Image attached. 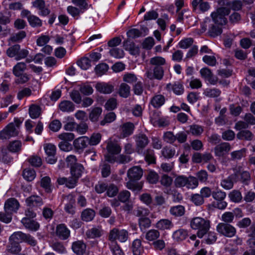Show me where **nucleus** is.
Returning <instances> with one entry per match:
<instances>
[{
	"instance_id": "nucleus-21",
	"label": "nucleus",
	"mask_w": 255,
	"mask_h": 255,
	"mask_svg": "<svg viewBox=\"0 0 255 255\" xmlns=\"http://www.w3.org/2000/svg\"><path fill=\"white\" fill-rule=\"evenodd\" d=\"M135 140L137 149L139 150L143 149L149 143V140L147 136L143 133H139L135 136Z\"/></svg>"
},
{
	"instance_id": "nucleus-18",
	"label": "nucleus",
	"mask_w": 255,
	"mask_h": 255,
	"mask_svg": "<svg viewBox=\"0 0 255 255\" xmlns=\"http://www.w3.org/2000/svg\"><path fill=\"white\" fill-rule=\"evenodd\" d=\"M78 179L76 177L71 175L69 178H58L57 181L60 185L65 184L69 188H74L76 186Z\"/></svg>"
},
{
	"instance_id": "nucleus-12",
	"label": "nucleus",
	"mask_w": 255,
	"mask_h": 255,
	"mask_svg": "<svg viewBox=\"0 0 255 255\" xmlns=\"http://www.w3.org/2000/svg\"><path fill=\"white\" fill-rule=\"evenodd\" d=\"M88 137L82 136L74 140L73 145L76 151L81 153L85 149L88 144Z\"/></svg>"
},
{
	"instance_id": "nucleus-29",
	"label": "nucleus",
	"mask_w": 255,
	"mask_h": 255,
	"mask_svg": "<svg viewBox=\"0 0 255 255\" xmlns=\"http://www.w3.org/2000/svg\"><path fill=\"white\" fill-rule=\"evenodd\" d=\"M247 149L243 148L240 150H234L230 153L231 160L232 161H238L246 157Z\"/></svg>"
},
{
	"instance_id": "nucleus-38",
	"label": "nucleus",
	"mask_w": 255,
	"mask_h": 255,
	"mask_svg": "<svg viewBox=\"0 0 255 255\" xmlns=\"http://www.w3.org/2000/svg\"><path fill=\"white\" fill-rule=\"evenodd\" d=\"M254 137V134L249 130H242L237 134V137L240 140L251 141Z\"/></svg>"
},
{
	"instance_id": "nucleus-36",
	"label": "nucleus",
	"mask_w": 255,
	"mask_h": 255,
	"mask_svg": "<svg viewBox=\"0 0 255 255\" xmlns=\"http://www.w3.org/2000/svg\"><path fill=\"white\" fill-rule=\"evenodd\" d=\"M192 5L195 10L199 7V9L203 12L208 10L210 8L209 3L203 1V0H193Z\"/></svg>"
},
{
	"instance_id": "nucleus-16",
	"label": "nucleus",
	"mask_w": 255,
	"mask_h": 255,
	"mask_svg": "<svg viewBox=\"0 0 255 255\" xmlns=\"http://www.w3.org/2000/svg\"><path fill=\"white\" fill-rule=\"evenodd\" d=\"M231 149V144L228 142H222L216 145L214 148L215 154L217 156H223Z\"/></svg>"
},
{
	"instance_id": "nucleus-7",
	"label": "nucleus",
	"mask_w": 255,
	"mask_h": 255,
	"mask_svg": "<svg viewBox=\"0 0 255 255\" xmlns=\"http://www.w3.org/2000/svg\"><path fill=\"white\" fill-rule=\"evenodd\" d=\"M128 238V232L124 229L119 230L117 228H114L109 233L108 239L111 242H117L119 240L124 243L127 241Z\"/></svg>"
},
{
	"instance_id": "nucleus-9",
	"label": "nucleus",
	"mask_w": 255,
	"mask_h": 255,
	"mask_svg": "<svg viewBox=\"0 0 255 255\" xmlns=\"http://www.w3.org/2000/svg\"><path fill=\"white\" fill-rule=\"evenodd\" d=\"M234 174L237 177V182L239 181L248 184L251 180V175L249 171L244 170L241 166H237L233 168Z\"/></svg>"
},
{
	"instance_id": "nucleus-23",
	"label": "nucleus",
	"mask_w": 255,
	"mask_h": 255,
	"mask_svg": "<svg viewBox=\"0 0 255 255\" xmlns=\"http://www.w3.org/2000/svg\"><path fill=\"white\" fill-rule=\"evenodd\" d=\"M107 150L111 154H118L121 151L122 148L116 140H109L106 146Z\"/></svg>"
},
{
	"instance_id": "nucleus-6",
	"label": "nucleus",
	"mask_w": 255,
	"mask_h": 255,
	"mask_svg": "<svg viewBox=\"0 0 255 255\" xmlns=\"http://www.w3.org/2000/svg\"><path fill=\"white\" fill-rule=\"evenodd\" d=\"M6 55L10 58L14 57L16 60H19L27 57L29 52L25 49H20L18 44H15L9 47L6 50Z\"/></svg>"
},
{
	"instance_id": "nucleus-56",
	"label": "nucleus",
	"mask_w": 255,
	"mask_h": 255,
	"mask_svg": "<svg viewBox=\"0 0 255 255\" xmlns=\"http://www.w3.org/2000/svg\"><path fill=\"white\" fill-rule=\"evenodd\" d=\"M221 94V91L217 88H207L204 92V94L210 98H218Z\"/></svg>"
},
{
	"instance_id": "nucleus-48",
	"label": "nucleus",
	"mask_w": 255,
	"mask_h": 255,
	"mask_svg": "<svg viewBox=\"0 0 255 255\" xmlns=\"http://www.w3.org/2000/svg\"><path fill=\"white\" fill-rule=\"evenodd\" d=\"M26 65L24 62L17 63L13 68V73L16 77H19L26 69Z\"/></svg>"
},
{
	"instance_id": "nucleus-26",
	"label": "nucleus",
	"mask_w": 255,
	"mask_h": 255,
	"mask_svg": "<svg viewBox=\"0 0 255 255\" xmlns=\"http://www.w3.org/2000/svg\"><path fill=\"white\" fill-rule=\"evenodd\" d=\"M26 205L29 207H37L43 205L42 198L37 195L31 196L26 199Z\"/></svg>"
},
{
	"instance_id": "nucleus-54",
	"label": "nucleus",
	"mask_w": 255,
	"mask_h": 255,
	"mask_svg": "<svg viewBox=\"0 0 255 255\" xmlns=\"http://www.w3.org/2000/svg\"><path fill=\"white\" fill-rule=\"evenodd\" d=\"M229 197L230 200L235 203H239L242 200V195L240 191L234 190L229 194Z\"/></svg>"
},
{
	"instance_id": "nucleus-50",
	"label": "nucleus",
	"mask_w": 255,
	"mask_h": 255,
	"mask_svg": "<svg viewBox=\"0 0 255 255\" xmlns=\"http://www.w3.org/2000/svg\"><path fill=\"white\" fill-rule=\"evenodd\" d=\"M175 149L169 146H165L161 150V153L163 156L167 159L172 158L175 154Z\"/></svg>"
},
{
	"instance_id": "nucleus-25",
	"label": "nucleus",
	"mask_w": 255,
	"mask_h": 255,
	"mask_svg": "<svg viewBox=\"0 0 255 255\" xmlns=\"http://www.w3.org/2000/svg\"><path fill=\"white\" fill-rule=\"evenodd\" d=\"M21 223L25 228L33 231H36L39 228V224L35 221L28 218H23Z\"/></svg>"
},
{
	"instance_id": "nucleus-2",
	"label": "nucleus",
	"mask_w": 255,
	"mask_h": 255,
	"mask_svg": "<svg viewBox=\"0 0 255 255\" xmlns=\"http://www.w3.org/2000/svg\"><path fill=\"white\" fill-rule=\"evenodd\" d=\"M20 120L15 118L14 122L8 124L6 127L0 131V138L8 139L11 137L17 136L19 132V127L21 124Z\"/></svg>"
},
{
	"instance_id": "nucleus-45",
	"label": "nucleus",
	"mask_w": 255,
	"mask_h": 255,
	"mask_svg": "<svg viewBox=\"0 0 255 255\" xmlns=\"http://www.w3.org/2000/svg\"><path fill=\"white\" fill-rule=\"evenodd\" d=\"M95 211L91 209H87L84 210L82 213V219L86 222L92 221L95 217Z\"/></svg>"
},
{
	"instance_id": "nucleus-62",
	"label": "nucleus",
	"mask_w": 255,
	"mask_h": 255,
	"mask_svg": "<svg viewBox=\"0 0 255 255\" xmlns=\"http://www.w3.org/2000/svg\"><path fill=\"white\" fill-rule=\"evenodd\" d=\"M110 248L113 255H124V253L117 242H111Z\"/></svg>"
},
{
	"instance_id": "nucleus-57",
	"label": "nucleus",
	"mask_w": 255,
	"mask_h": 255,
	"mask_svg": "<svg viewBox=\"0 0 255 255\" xmlns=\"http://www.w3.org/2000/svg\"><path fill=\"white\" fill-rule=\"evenodd\" d=\"M26 237V234L21 232H16L12 234L9 237V241H14L19 243L23 242L24 238Z\"/></svg>"
},
{
	"instance_id": "nucleus-52",
	"label": "nucleus",
	"mask_w": 255,
	"mask_h": 255,
	"mask_svg": "<svg viewBox=\"0 0 255 255\" xmlns=\"http://www.w3.org/2000/svg\"><path fill=\"white\" fill-rule=\"evenodd\" d=\"M28 21L32 27H41L42 25V20L37 16L32 15L28 17Z\"/></svg>"
},
{
	"instance_id": "nucleus-53",
	"label": "nucleus",
	"mask_w": 255,
	"mask_h": 255,
	"mask_svg": "<svg viewBox=\"0 0 255 255\" xmlns=\"http://www.w3.org/2000/svg\"><path fill=\"white\" fill-rule=\"evenodd\" d=\"M22 175L25 180L31 181L35 178L36 173L34 169L28 168L23 170Z\"/></svg>"
},
{
	"instance_id": "nucleus-63",
	"label": "nucleus",
	"mask_w": 255,
	"mask_h": 255,
	"mask_svg": "<svg viewBox=\"0 0 255 255\" xmlns=\"http://www.w3.org/2000/svg\"><path fill=\"white\" fill-rule=\"evenodd\" d=\"M41 185L46 192L50 193L52 191L51 188V179L48 176L44 177L41 180Z\"/></svg>"
},
{
	"instance_id": "nucleus-41",
	"label": "nucleus",
	"mask_w": 255,
	"mask_h": 255,
	"mask_svg": "<svg viewBox=\"0 0 255 255\" xmlns=\"http://www.w3.org/2000/svg\"><path fill=\"white\" fill-rule=\"evenodd\" d=\"M169 212L173 216L180 217L184 214L185 208L182 205L173 206L170 208Z\"/></svg>"
},
{
	"instance_id": "nucleus-33",
	"label": "nucleus",
	"mask_w": 255,
	"mask_h": 255,
	"mask_svg": "<svg viewBox=\"0 0 255 255\" xmlns=\"http://www.w3.org/2000/svg\"><path fill=\"white\" fill-rule=\"evenodd\" d=\"M150 103L153 107L158 108L165 103V97L161 94L156 95L151 99Z\"/></svg>"
},
{
	"instance_id": "nucleus-24",
	"label": "nucleus",
	"mask_w": 255,
	"mask_h": 255,
	"mask_svg": "<svg viewBox=\"0 0 255 255\" xmlns=\"http://www.w3.org/2000/svg\"><path fill=\"white\" fill-rule=\"evenodd\" d=\"M58 108L62 112L71 113L75 110V106L70 101L63 100L59 104Z\"/></svg>"
},
{
	"instance_id": "nucleus-64",
	"label": "nucleus",
	"mask_w": 255,
	"mask_h": 255,
	"mask_svg": "<svg viewBox=\"0 0 255 255\" xmlns=\"http://www.w3.org/2000/svg\"><path fill=\"white\" fill-rule=\"evenodd\" d=\"M130 193L126 190L121 191L118 196L119 200L122 203H127L129 201Z\"/></svg>"
},
{
	"instance_id": "nucleus-39",
	"label": "nucleus",
	"mask_w": 255,
	"mask_h": 255,
	"mask_svg": "<svg viewBox=\"0 0 255 255\" xmlns=\"http://www.w3.org/2000/svg\"><path fill=\"white\" fill-rule=\"evenodd\" d=\"M246 243L250 250L246 251L243 255H255V238L250 237Z\"/></svg>"
},
{
	"instance_id": "nucleus-34",
	"label": "nucleus",
	"mask_w": 255,
	"mask_h": 255,
	"mask_svg": "<svg viewBox=\"0 0 255 255\" xmlns=\"http://www.w3.org/2000/svg\"><path fill=\"white\" fill-rule=\"evenodd\" d=\"M84 171V167L81 163H78L72 166L70 168L71 175L76 177V178H79Z\"/></svg>"
},
{
	"instance_id": "nucleus-40",
	"label": "nucleus",
	"mask_w": 255,
	"mask_h": 255,
	"mask_svg": "<svg viewBox=\"0 0 255 255\" xmlns=\"http://www.w3.org/2000/svg\"><path fill=\"white\" fill-rule=\"evenodd\" d=\"M132 251L134 255H140L143 251L141 241L139 239L134 240L132 244Z\"/></svg>"
},
{
	"instance_id": "nucleus-44",
	"label": "nucleus",
	"mask_w": 255,
	"mask_h": 255,
	"mask_svg": "<svg viewBox=\"0 0 255 255\" xmlns=\"http://www.w3.org/2000/svg\"><path fill=\"white\" fill-rule=\"evenodd\" d=\"M160 237L159 232L155 229H151L147 231L145 235V238L149 242L155 241Z\"/></svg>"
},
{
	"instance_id": "nucleus-17",
	"label": "nucleus",
	"mask_w": 255,
	"mask_h": 255,
	"mask_svg": "<svg viewBox=\"0 0 255 255\" xmlns=\"http://www.w3.org/2000/svg\"><path fill=\"white\" fill-rule=\"evenodd\" d=\"M146 76L150 79H156L161 80L164 75V70L162 66H154L153 72L151 71H147L146 73Z\"/></svg>"
},
{
	"instance_id": "nucleus-60",
	"label": "nucleus",
	"mask_w": 255,
	"mask_h": 255,
	"mask_svg": "<svg viewBox=\"0 0 255 255\" xmlns=\"http://www.w3.org/2000/svg\"><path fill=\"white\" fill-rule=\"evenodd\" d=\"M21 142L19 140H14L8 145V150L12 152H19L21 150Z\"/></svg>"
},
{
	"instance_id": "nucleus-20",
	"label": "nucleus",
	"mask_w": 255,
	"mask_h": 255,
	"mask_svg": "<svg viewBox=\"0 0 255 255\" xmlns=\"http://www.w3.org/2000/svg\"><path fill=\"white\" fill-rule=\"evenodd\" d=\"M123 46L125 49L128 51L131 55L135 56L139 55V47L136 46L133 42L130 40L124 41Z\"/></svg>"
},
{
	"instance_id": "nucleus-46",
	"label": "nucleus",
	"mask_w": 255,
	"mask_h": 255,
	"mask_svg": "<svg viewBox=\"0 0 255 255\" xmlns=\"http://www.w3.org/2000/svg\"><path fill=\"white\" fill-rule=\"evenodd\" d=\"M29 114L32 119L38 118L41 114L40 108L37 105H31L29 108Z\"/></svg>"
},
{
	"instance_id": "nucleus-14",
	"label": "nucleus",
	"mask_w": 255,
	"mask_h": 255,
	"mask_svg": "<svg viewBox=\"0 0 255 255\" xmlns=\"http://www.w3.org/2000/svg\"><path fill=\"white\" fill-rule=\"evenodd\" d=\"M55 234L60 240H67L70 235V231L64 224H60L57 226Z\"/></svg>"
},
{
	"instance_id": "nucleus-35",
	"label": "nucleus",
	"mask_w": 255,
	"mask_h": 255,
	"mask_svg": "<svg viewBox=\"0 0 255 255\" xmlns=\"http://www.w3.org/2000/svg\"><path fill=\"white\" fill-rule=\"evenodd\" d=\"M188 133L195 136H200L204 131V128L202 126L199 125L193 124L190 125Z\"/></svg>"
},
{
	"instance_id": "nucleus-43",
	"label": "nucleus",
	"mask_w": 255,
	"mask_h": 255,
	"mask_svg": "<svg viewBox=\"0 0 255 255\" xmlns=\"http://www.w3.org/2000/svg\"><path fill=\"white\" fill-rule=\"evenodd\" d=\"M188 236V232L186 230L180 229L173 233V237L177 241H181L185 240Z\"/></svg>"
},
{
	"instance_id": "nucleus-51",
	"label": "nucleus",
	"mask_w": 255,
	"mask_h": 255,
	"mask_svg": "<svg viewBox=\"0 0 255 255\" xmlns=\"http://www.w3.org/2000/svg\"><path fill=\"white\" fill-rule=\"evenodd\" d=\"M67 199L69 200V202L65 205V210L67 213L73 215L75 213L74 207L75 200L71 195L68 196Z\"/></svg>"
},
{
	"instance_id": "nucleus-8",
	"label": "nucleus",
	"mask_w": 255,
	"mask_h": 255,
	"mask_svg": "<svg viewBox=\"0 0 255 255\" xmlns=\"http://www.w3.org/2000/svg\"><path fill=\"white\" fill-rule=\"evenodd\" d=\"M217 232L225 237L231 238L236 234V228L230 224L220 223L216 227Z\"/></svg>"
},
{
	"instance_id": "nucleus-5",
	"label": "nucleus",
	"mask_w": 255,
	"mask_h": 255,
	"mask_svg": "<svg viewBox=\"0 0 255 255\" xmlns=\"http://www.w3.org/2000/svg\"><path fill=\"white\" fill-rule=\"evenodd\" d=\"M230 13V9L225 7H221L213 12L211 16L213 22L218 25H224L227 23V20L226 16Z\"/></svg>"
},
{
	"instance_id": "nucleus-28",
	"label": "nucleus",
	"mask_w": 255,
	"mask_h": 255,
	"mask_svg": "<svg viewBox=\"0 0 255 255\" xmlns=\"http://www.w3.org/2000/svg\"><path fill=\"white\" fill-rule=\"evenodd\" d=\"M173 226L172 221L167 219H163L158 221L155 225L156 228L160 230H169Z\"/></svg>"
},
{
	"instance_id": "nucleus-58",
	"label": "nucleus",
	"mask_w": 255,
	"mask_h": 255,
	"mask_svg": "<svg viewBox=\"0 0 255 255\" xmlns=\"http://www.w3.org/2000/svg\"><path fill=\"white\" fill-rule=\"evenodd\" d=\"M108 69L109 66L107 64L100 63L96 66L95 71L97 75L101 76L106 73Z\"/></svg>"
},
{
	"instance_id": "nucleus-42",
	"label": "nucleus",
	"mask_w": 255,
	"mask_h": 255,
	"mask_svg": "<svg viewBox=\"0 0 255 255\" xmlns=\"http://www.w3.org/2000/svg\"><path fill=\"white\" fill-rule=\"evenodd\" d=\"M67 12L73 17L78 19L81 13L84 12V10L76 6L69 5L67 8Z\"/></svg>"
},
{
	"instance_id": "nucleus-59",
	"label": "nucleus",
	"mask_w": 255,
	"mask_h": 255,
	"mask_svg": "<svg viewBox=\"0 0 255 255\" xmlns=\"http://www.w3.org/2000/svg\"><path fill=\"white\" fill-rule=\"evenodd\" d=\"M11 14L7 11H3L0 12V24L6 25L9 23L11 21L10 20Z\"/></svg>"
},
{
	"instance_id": "nucleus-11",
	"label": "nucleus",
	"mask_w": 255,
	"mask_h": 255,
	"mask_svg": "<svg viewBox=\"0 0 255 255\" xmlns=\"http://www.w3.org/2000/svg\"><path fill=\"white\" fill-rule=\"evenodd\" d=\"M143 171L139 166H134L128 169L127 171V176L129 180L138 181L143 176Z\"/></svg>"
},
{
	"instance_id": "nucleus-47",
	"label": "nucleus",
	"mask_w": 255,
	"mask_h": 255,
	"mask_svg": "<svg viewBox=\"0 0 255 255\" xmlns=\"http://www.w3.org/2000/svg\"><path fill=\"white\" fill-rule=\"evenodd\" d=\"M123 80L124 83L132 84L137 82V77L133 73H126L123 75Z\"/></svg>"
},
{
	"instance_id": "nucleus-55",
	"label": "nucleus",
	"mask_w": 255,
	"mask_h": 255,
	"mask_svg": "<svg viewBox=\"0 0 255 255\" xmlns=\"http://www.w3.org/2000/svg\"><path fill=\"white\" fill-rule=\"evenodd\" d=\"M10 244L7 246V250L8 252L16 254L21 251V247L18 243L9 241Z\"/></svg>"
},
{
	"instance_id": "nucleus-49",
	"label": "nucleus",
	"mask_w": 255,
	"mask_h": 255,
	"mask_svg": "<svg viewBox=\"0 0 255 255\" xmlns=\"http://www.w3.org/2000/svg\"><path fill=\"white\" fill-rule=\"evenodd\" d=\"M119 190V188L117 185L113 183H111L109 185H107L106 194L109 197H114L117 195Z\"/></svg>"
},
{
	"instance_id": "nucleus-13",
	"label": "nucleus",
	"mask_w": 255,
	"mask_h": 255,
	"mask_svg": "<svg viewBox=\"0 0 255 255\" xmlns=\"http://www.w3.org/2000/svg\"><path fill=\"white\" fill-rule=\"evenodd\" d=\"M20 206L18 201L13 198L7 199L4 204V210L8 213L11 214L16 213Z\"/></svg>"
},
{
	"instance_id": "nucleus-37",
	"label": "nucleus",
	"mask_w": 255,
	"mask_h": 255,
	"mask_svg": "<svg viewBox=\"0 0 255 255\" xmlns=\"http://www.w3.org/2000/svg\"><path fill=\"white\" fill-rule=\"evenodd\" d=\"M103 234L101 227H94L86 232V235L89 238L94 239L100 237Z\"/></svg>"
},
{
	"instance_id": "nucleus-27",
	"label": "nucleus",
	"mask_w": 255,
	"mask_h": 255,
	"mask_svg": "<svg viewBox=\"0 0 255 255\" xmlns=\"http://www.w3.org/2000/svg\"><path fill=\"white\" fill-rule=\"evenodd\" d=\"M166 88L168 91L172 90L176 95H178L182 94L184 91L183 85L179 82H176L174 84H167Z\"/></svg>"
},
{
	"instance_id": "nucleus-32",
	"label": "nucleus",
	"mask_w": 255,
	"mask_h": 255,
	"mask_svg": "<svg viewBox=\"0 0 255 255\" xmlns=\"http://www.w3.org/2000/svg\"><path fill=\"white\" fill-rule=\"evenodd\" d=\"M118 94L122 98H127L128 97L130 94V86L127 83H121L119 86Z\"/></svg>"
},
{
	"instance_id": "nucleus-61",
	"label": "nucleus",
	"mask_w": 255,
	"mask_h": 255,
	"mask_svg": "<svg viewBox=\"0 0 255 255\" xmlns=\"http://www.w3.org/2000/svg\"><path fill=\"white\" fill-rule=\"evenodd\" d=\"M138 225L141 230H144L150 226L151 221L147 217H140L138 219Z\"/></svg>"
},
{
	"instance_id": "nucleus-10",
	"label": "nucleus",
	"mask_w": 255,
	"mask_h": 255,
	"mask_svg": "<svg viewBox=\"0 0 255 255\" xmlns=\"http://www.w3.org/2000/svg\"><path fill=\"white\" fill-rule=\"evenodd\" d=\"M212 196L215 200L217 201L216 204L215 205L216 208L220 210H223L226 208L227 203L224 201L226 197V192L221 190H217L212 192Z\"/></svg>"
},
{
	"instance_id": "nucleus-1",
	"label": "nucleus",
	"mask_w": 255,
	"mask_h": 255,
	"mask_svg": "<svg viewBox=\"0 0 255 255\" xmlns=\"http://www.w3.org/2000/svg\"><path fill=\"white\" fill-rule=\"evenodd\" d=\"M190 226L192 229L197 230V236L201 239L208 232L210 228V222L204 218L196 217L190 220Z\"/></svg>"
},
{
	"instance_id": "nucleus-31",
	"label": "nucleus",
	"mask_w": 255,
	"mask_h": 255,
	"mask_svg": "<svg viewBox=\"0 0 255 255\" xmlns=\"http://www.w3.org/2000/svg\"><path fill=\"white\" fill-rule=\"evenodd\" d=\"M102 113V109L101 107H97L91 108L89 115L90 120L92 122L98 121Z\"/></svg>"
},
{
	"instance_id": "nucleus-4",
	"label": "nucleus",
	"mask_w": 255,
	"mask_h": 255,
	"mask_svg": "<svg viewBox=\"0 0 255 255\" xmlns=\"http://www.w3.org/2000/svg\"><path fill=\"white\" fill-rule=\"evenodd\" d=\"M209 18H206L204 22L201 24V32H204L208 27V35L212 37H215L222 33V29L218 25L213 23Z\"/></svg>"
},
{
	"instance_id": "nucleus-22",
	"label": "nucleus",
	"mask_w": 255,
	"mask_h": 255,
	"mask_svg": "<svg viewBox=\"0 0 255 255\" xmlns=\"http://www.w3.org/2000/svg\"><path fill=\"white\" fill-rule=\"evenodd\" d=\"M237 182V177L233 173L229 175L226 178L221 181V186L226 190H230L233 188L234 183Z\"/></svg>"
},
{
	"instance_id": "nucleus-3",
	"label": "nucleus",
	"mask_w": 255,
	"mask_h": 255,
	"mask_svg": "<svg viewBox=\"0 0 255 255\" xmlns=\"http://www.w3.org/2000/svg\"><path fill=\"white\" fill-rule=\"evenodd\" d=\"M174 184L176 187H186L188 189H194L198 186L199 183L195 177L179 175L175 178Z\"/></svg>"
},
{
	"instance_id": "nucleus-15",
	"label": "nucleus",
	"mask_w": 255,
	"mask_h": 255,
	"mask_svg": "<svg viewBox=\"0 0 255 255\" xmlns=\"http://www.w3.org/2000/svg\"><path fill=\"white\" fill-rule=\"evenodd\" d=\"M96 90L100 93L110 94L114 90V86L110 83L98 82L96 84Z\"/></svg>"
},
{
	"instance_id": "nucleus-19",
	"label": "nucleus",
	"mask_w": 255,
	"mask_h": 255,
	"mask_svg": "<svg viewBox=\"0 0 255 255\" xmlns=\"http://www.w3.org/2000/svg\"><path fill=\"white\" fill-rule=\"evenodd\" d=\"M87 249L86 244L83 241H77L72 243V249L77 255H83Z\"/></svg>"
},
{
	"instance_id": "nucleus-30",
	"label": "nucleus",
	"mask_w": 255,
	"mask_h": 255,
	"mask_svg": "<svg viewBox=\"0 0 255 255\" xmlns=\"http://www.w3.org/2000/svg\"><path fill=\"white\" fill-rule=\"evenodd\" d=\"M134 128V125L130 122L123 124L121 128V133L123 137H126L131 134Z\"/></svg>"
}]
</instances>
